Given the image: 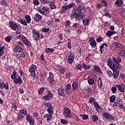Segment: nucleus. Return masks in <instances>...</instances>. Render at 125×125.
I'll use <instances>...</instances> for the list:
<instances>
[{
  "instance_id": "412c9836",
  "label": "nucleus",
  "mask_w": 125,
  "mask_h": 125,
  "mask_svg": "<svg viewBox=\"0 0 125 125\" xmlns=\"http://www.w3.org/2000/svg\"><path fill=\"white\" fill-rule=\"evenodd\" d=\"M119 69H120V68H116L115 69H112L113 71V78L114 79H117L118 77H119V75L120 74Z\"/></svg>"
},
{
  "instance_id": "c9c22d12",
  "label": "nucleus",
  "mask_w": 125,
  "mask_h": 125,
  "mask_svg": "<svg viewBox=\"0 0 125 125\" xmlns=\"http://www.w3.org/2000/svg\"><path fill=\"white\" fill-rule=\"evenodd\" d=\"M78 86H79V84L78 83L76 82L73 83L72 84V90L73 91H75V90H76Z\"/></svg>"
},
{
  "instance_id": "3c124183",
  "label": "nucleus",
  "mask_w": 125,
  "mask_h": 125,
  "mask_svg": "<svg viewBox=\"0 0 125 125\" xmlns=\"http://www.w3.org/2000/svg\"><path fill=\"white\" fill-rule=\"evenodd\" d=\"M95 101L94 98L93 97H91L89 99V103H90V104H92V103H95Z\"/></svg>"
},
{
  "instance_id": "79ce46f5",
  "label": "nucleus",
  "mask_w": 125,
  "mask_h": 125,
  "mask_svg": "<svg viewBox=\"0 0 125 125\" xmlns=\"http://www.w3.org/2000/svg\"><path fill=\"white\" fill-rule=\"evenodd\" d=\"M54 49H52V48H47L45 49V51L46 52H47V53H52V52H54Z\"/></svg>"
},
{
  "instance_id": "37998d69",
  "label": "nucleus",
  "mask_w": 125,
  "mask_h": 125,
  "mask_svg": "<svg viewBox=\"0 0 125 125\" xmlns=\"http://www.w3.org/2000/svg\"><path fill=\"white\" fill-rule=\"evenodd\" d=\"M120 14L122 17H125V9L123 8L120 12Z\"/></svg>"
},
{
  "instance_id": "f8f14e48",
  "label": "nucleus",
  "mask_w": 125,
  "mask_h": 125,
  "mask_svg": "<svg viewBox=\"0 0 125 125\" xmlns=\"http://www.w3.org/2000/svg\"><path fill=\"white\" fill-rule=\"evenodd\" d=\"M74 7L73 3H71L68 5H63L62 7V9L61 10V12H62V13H64V12H66V11H67V10H68V9H69V8H72V7Z\"/></svg>"
},
{
  "instance_id": "69168bd1",
  "label": "nucleus",
  "mask_w": 125,
  "mask_h": 125,
  "mask_svg": "<svg viewBox=\"0 0 125 125\" xmlns=\"http://www.w3.org/2000/svg\"><path fill=\"white\" fill-rule=\"evenodd\" d=\"M83 120H87L88 119V116L83 114L82 116Z\"/></svg>"
},
{
  "instance_id": "6ab92c4d",
  "label": "nucleus",
  "mask_w": 125,
  "mask_h": 125,
  "mask_svg": "<svg viewBox=\"0 0 125 125\" xmlns=\"http://www.w3.org/2000/svg\"><path fill=\"white\" fill-rule=\"evenodd\" d=\"M26 120L29 123L30 125H33L35 124V120H34V119L31 117V116H30V114H29L26 115Z\"/></svg>"
},
{
  "instance_id": "9b49d317",
  "label": "nucleus",
  "mask_w": 125,
  "mask_h": 125,
  "mask_svg": "<svg viewBox=\"0 0 125 125\" xmlns=\"http://www.w3.org/2000/svg\"><path fill=\"white\" fill-rule=\"evenodd\" d=\"M9 27L11 28L14 31H18L20 29L19 25H17L15 22L10 21L9 24Z\"/></svg>"
},
{
  "instance_id": "bb28decb",
  "label": "nucleus",
  "mask_w": 125,
  "mask_h": 125,
  "mask_svg": "<svg viewBox=\"0 0 125 125\" xmlns=\"http://www.w3.org/2000/svg\"><path fill=\"white\" fill-rule=\"evenodd\" d=\"M65 92L66 91L63 88H60L58 89V93L60 96H65Z\"/></svg>"
},
{
  "instance_id": "8fccbe9b",
  "label": "nucleus",
  "mask_w": 125,
  "mask_h": 125,
  "mask_svg": "<svg viewBox=\"0 0 125 125\" xmlns=\"http://www.w3.org/2000/svg\"><path fill=\"white\" fill-rule=\"evenodd\" d=\"M92 121H93V122H97V121H98V117L96 115H93Z\"/></svg>"
},
{
  "instance_id": "de8ad7c7",
  "label": "nucleus",
  "mask_w": 125,
  "mask_h": 125,
  "mask_svg": "<svg viewBox=\"0 0 125 125\" xmlns=\"http://www.w3.org/2000/svg\"><path fill=\"white\" fill-rule=\"evenodd\" d=\"M67 41V47L69 49H71V48H72V45H71V40L68 39Z\"/></svg>"
},
{
  "instance_id": "774afa93",
  "label": "nucleus",
  "mask_w": 125,
  "mask_h": 125,
  "mask_svg": "<svg viewBox=\"0 0 125 125\" xmlns=\"http://www.w3.org/2000/svg\"><path fill=\"white\" fill-rule=\"evenodd\" d=\"M120 56H125V50H122L120 53Z\"/></svg>"
},
{
  "instance_id": "5fc2aeb1",
  "label": "nucleus",
  "mask_w": 125,
  "mask_h": 125,
  "mask_svg": "<svg viewBox=\"0 0 125 125\" xmlns=\"http://www.w3.org/2000/svg\"><path fill=\"white\" fill-rule=\"evenodd\" d=\"M84 91L86 92V93H89L90 92H91V89L88 87L86 89H84Z\"/></svg>"
},
{
  "instance_id": "4be33fe9",
  "label": "nucleus",
  "mask_w": 125,
  "mask_h": 125,
  "mask_svg": "<svg viewBox=\"0 0 125 125\" xmlns=\"http://www.w3.org/2000/svg\"><path fill=\"white\" fill-rule=\"evenodd\" d=\"M103 115V117H104V118H105L106 120H114V117L107 112H104Z\"/></svg>"
},
{
  "instance_id": "4d7b16f0",
  "label": "nucleus",
  "mask_w": 125,
  "mask_h": 125,
  "mask_svg": "<svg viewBox=\"0 0 125 125\" xmlns=\"http://www.w3.org/2000/svg\"><path fill=\"white\" fill-rule=\"evenodd\" d=\"M80 16V19H83V18H84L85 15L84 13H82V12L80 13H79Z\"/></svg>"
},
{
  "instance_id": "dca6fc26",
  "label": "nucleus",
  "mask_w": 125,
  "mask_h": 125,
  "mask_svg": "<svg viewBox=\"0 0 125 125\" xmlns=\"http://www.w3.org/2000/svg\"><path fill=\"white\" fill-rule=\"evenodd\" d=\"M46 106L48 107L47 111L48 112V114L52 115V114H53V107L52 106L51 104L47 103L46 104Z\"/></svg>"
},
{
  "instance_id": "39448f33",
  "label": "nucleus",
  "mask_w": 125,
  "mask_h": 125,
  "mask_svg": "<svg viewBox=\"0 0 125 125\" xmlns=\"http://www.w3.org/2000/svg\"><path fill=\"white\" fill-rule=\"evenodd\" d=\"M42 10H40V12L43 14V15H45L47 17H50V14H49V8L46 7L44 6L42 7ZM43 10V11H42Z\"/></svg>"
},
{
  "instance_id": "c85d7f7f",
  "label": "nucleus",
  "mask_w": 125,
  "mask_h": 125,
  "mask_svg": "<svg viewBox=\"0 0 125 125\" xmlns=\"http://www.w3.org/2000/svg\"><path fill=\"white\" fill-rule=\"evenodd\" d=\"M84 9V6L82 4L79 5L77 9V11H78V13H81L82 11H83Z\"/></svg>"
},
{
  "instance_id": "864d4df0",
  "label": "nucleus",
  "mask_w": 125,
  "mask_h": 125,
  "mask_svg": "<svg viewBox=\"0 0 125 125\" xmlns=\"http://www.w3.org/2000/svg\"><path fill=\"white\" fill-rule=\"evenodd\" d=\"M107 75L110 78L113 77V73H112V71H111L110 70H108L107 71Z\"/></svg>"
},
{
  "instance_id": "a878e982",
  "label": "nucleus",
  "mask_w": 125,
  "mask_h": 125,
  "mask_svg": "<svg viewBox=\"0 0 125 125\" xmlns=\"http://www.w3.org/2000/svg\"><path fill=\"white\" fill-rule=\"evenodd\" d=\"M93 69L95 72H96L97 73H98V74H103L102 71H101V69H100V67L97 65H94L93 67Z\"/></svg>"
},
{
  "instance_id": "4468645a",
  "label": "nucleus",
  "mask_w": 125,
  "mask_h": 125,
  "mask_svg": "<svg viewBox=\"0 0 125 125\" xmlns=\"http://www.w3.org/2000/svg\"><path fill=\"white\" fill-rule=\"evenodd\" d=\"M0 87L2 89V88H5L6 90H8L9 89V86H8V83H4L2 82V80L0 79Z\"/></svg>"
},
{
  "instance_id": "2f4dec72",
  "label": "nucleus",
  "mask_w": 125,
  "mask_h": 125,
  "mask_svg": "<svg viewBox=\"0 0 125 125\" xmlns=\"http://www.w3.org/2000/svg\"><path fill=\"white\" fill-rule=\"evenodd\" d=\"M15 52H20V51H23V49L20 46H17L14 49Z\"/></svg>"
},
{
  "instance_id": "58836bf2",
  "label": "nucleus",
  "mask_w": 125,
  "mask_h": 125,
  "mask_svg": "<svg viewBox=\"0 0 125 125\" xmlns=\"http://www.w3.org/2000/svg\"><path fill=\"white\" fill-rule=\"evenodd\" d=\"M87 80H88V83L89 84H90V85H92V84L94 83V80L92 79H90V77L89 76L87 78Z\"/></svg>"
},
{
  "instance_id": "a211bd4d",
  "label": "nucleus",
  "mask_w": 125,
  "mask_h": 125,
  "mask_svg": "<svg viewBox=\"0 0 125 125\" xmlns=\"http://www.w3.org/2000/svg\"><path fill=\"white\" fill-rule=\"evenodd\" d=\"M52 97H53V94L51 93V91H48V94L43 97V100H49V99H51Z\"/></svg>"
},
{
  "instance_id": "393cba45",
  "label": "nucleus",
  "mask_w": 125,
  "mask_h": 125,
  "mask_svg": "<svg viewBox=\"0 0 125 125\" xmlns=\"http://www.w3.org/2000/svg\"><path fill=\"white\" fill-rule=\"evenodd\" d=\"M14 83L15 84H21L23 83V81H22L21 77H18L14 79Z\"/></svg>"
},
{
  "instance_id": "a18cd8bd",
  "label": "nucleus",
  "mask_w": 125,
  "mask_h": 125,
  "mask_svg": "<svg viewBox=\"0 0 125 125\" xmlns=\"http://www.w3.org/2000/svg\"><path fill=\"white\" fill-rule=\"evenodd\" d=\"M104 15L107 16V17H111V14H109L107 10L104 11Z\"/></svg>"
},
{
  "instance_id": "9d476101",
  "label": "nucleus",
  "mask_w": 125,
  "mask_h": 125,
  "mask_svg": "<svg viewBox=\"0 0 125 125\" xmlns=\"http://www.w3.org/2000/svg\"><path fill=\"white\" fill-rule=\"evenodd\" d=\"M49 76L47 79L48 82H49V84L50 85H54L55 84V80H54V76L53 75V73L52 72H50L49 73Z\"/></svg>"
},
{
  "instance_id": "5701e85b",
  "label": "nucleus",
  "mask_w": 125,
  "mask_h": 125,
  "mask_svg": "<svg viewBox=\"0 0 125 125\" xmlns=\"http://www.w3.org/2000/svg\"><path fill=\"white\" fill-rule=\"evenodd\" d=\"M115 86L117 87L120 92H125V86L123 84L120 83L118 85H115Z\"/></svg>"
},
{
  "instance_id": "680f3d73",
  "label": "nucleus",
  "mask_w": 125,
  "mask_h": 125,
  "mask_svg": "<svg viewBox=\"0 0 125 125\" xmlns=\"http://www.w3.org/2000/svg\"><path fill=\"white\" fill-rule=\"evenodd\" d=\"M111 90L113 93L115 94L117 92V87H112L111 88Z\"/></svg>"
},
{
  "instance_id": "e2e57ef3",
  "label": "nucleus",
  "mask_w": 125,
  "mask_h": 125,
  "mask_svg": "<svg viewBox=\"0 0 125 125\" xmlns=\"http://www.w3.org/2000/svg\"><path fill=\"white\" fill-rule=\"evenodd\" d=\"M76 67L77 70H81L82 69H83V67L82 66V65L81 64H79L76 65Z\"/></svg>"
},
{
  "instance_id": "603ef678",
  "label": "nucleus",
  "mask_w": 125,
  "mask_h": 125,
  "mask_svg": "<svg viewBox=\"0 0 125 125\" xmlns=\"http://www.w3.org/2000/svg\"><path fill=\"white\" fill-rule=\"evenodd\" d=\"M65 68H63V67H61L60 68L59 72L60 74H65Z\"/></svg>"
},
{
  "instance_id": "f3484780",
  "label": "nucleus",
  "mask_w": 125,
  "mask_h": 125,
  "mask_svg": "<svg viewBox=\"0 0 125 125\" xmlns=\"http://www.w3.org/2000/svg\"><path fill=\"white\" fill-rule=\"evenodd\" d=\"M94 106L98 113H102V112H103V109L100 107V105H99L98 103H97L96 102L94 103Z\"/></svg>"
},
{
  "instance_id": "423d86ee",
  "label": "nucleus",
  "mask_w": 125,
  "mask_h": 125,
  "mask_svg": "<svg viewBox=\"0 0 125 125\" xmlns=\"http://www.w3.org/2000/svg\"><path fill=\"white\" fill-rule=\"evenodd\" d=\"M66 59H67V62L69 63V64H70L71 65L73 64V62H74V59L75 58V56L74 55V54L71 52L68 53L66 56Z\"/></svg>"
},
{
  "instance_id": "2eb2a0df",
  "label": "nucleus",
  "mask_w": 125,
  "mask_h": 125,
  "mask_svg": "<svg viewBox=\"0 0 125 125\" xmlns=\"http://www.w3.org/2000/svg\"><path fill=\"white\" fill-rule=\"evenodd\" d=\"M14 55H15L17 58H21V57L24 58L26 57V55L25 54V53L23 52V51L18 52H14Z\"/></svg>"
},
{
  "instance_id": "6e6d98bb",
  "label": "nucleus",
  "mask_w": 125,
  "mask_h": 125,
  "mask_svg": "<svg viewBox=\"0 0 125 125\" xmlns=\"http://www.w3.org/2000/svg\"><path fill=\"white\" fill-rule=\"evenodd\" d=\"M72 22L70 21H65V25L67 27H69L71 25Z\"/></svg>"
},
{
  "instance_id": "f257e3e1",
  "label": "nucleus",
  "mask_w": 125,
  "mask_h": 125,
  "mask_svg": "<svg viewBox=\"0 0 125 125\" xmlns=\"http://www.w3.org/2000/svg\"><path fill=\"white\" fill-rule=\"evenodd\" d=\"M107 65L112 70H116V68H121V65L118 64L116 65L115 62L112 61L111 58L108 59L107 60Z\"/></svg>"
},
{
  "instance_id": "b1692460",
  "label": "nucleus",
  "mask_w": 125,
  "mask_h": 125,
  "mask_svg": "<svg viewBox=\"0 0 125 125\" xmlns=\"http://www.w3.org/2000/svg\"><path fill=\"white\" fill-rule=\"evenodd\" d=\"M89 42H90V45L92 48H95L96 47V41H95L94 38H90Z\"/></svg>"
},
{
  "instance_id": "49530a36",
  "label": "nucleus",
  "mask_w": 125,
  "mask_h": 125,
  "mask_svg": "<svg viewBox=\"0 0 125 125\" xmlns=\"http://www.w3.org/2000/svg\"><path fill=\"white\" fill-rule=\"evenodd\" d=\"M3 50H4V47L0 46V56H2V54H3Z\"/></svg>"
},
{
  "instance_id": "bf43d9fd",
  "label": "nucleus",
  "mask_w": 125,
  "mask_h": 125,
  "mask_svg": "<svg viewBox=\"0 0 125 125\" xmlns=\"http://www.w3.org/2000/svg\"><path fill=\"white\" fill-rule=\"evenodd\" d=\"M5 41H6L7 42H10V41H11V37L10 36L6 37L5 38Z\"/></svg>"
},
{
  "instance_id": "c756f323",
  "label": "nucleus",
  "mask_w": 125,
  "mask_h": 125,
  "mask_svg": "<svg viewBox=\"0 0 125 125\" xmlns=\"http://www.w3.org/2000/svg\"><path fill=\"white\" fill-rule=\"evenodd\" d=\"M35 21L38 22L39 20H42V16L39 14H37L34 17Z\"/></svg>"
},
{
  "instance_id": "f03ea898",
  "label": "nucleus",
  "mask_w": 125,
  "mask_h": 125,
  "mask_svg": "<svg viewBox=\"0 0 125 125\" xmlns=\"http://www.w3.org/2000/svg\"><path fill=\"white\" fill-rule=\"evenodd\" d=\"M16 37L18 38V39H20L21 41V42H22L23 43L25 44V45H27V46H29L30 44H31V42L29 41L27 38L23 36V35L17 34Z\"/></svg>"
},
{
  "instance_id": "0eeeda50",
  "label": "nucleus",
  "mask_w": 125,
  "mask_h": 125,
  "mask_svg": "<svg viewBox=\"0 0 125 125\" xmlns=\"http://www.w3.org/2000/svg\"><path fill=\"white\" fill-rule=\"evenodd\" d=\"M25 21L21 19L19 21L20 22L21 24H23L24 26H27V24H30L31 23V17L30 16L26 15L25 16Z\"/></svg>"
},
{
  "instance_id": "20e7f679",
  "label": "nucleus",
  "mask_w": 125,
  "mask_h": 125,
  "mask_svg": "<svg viewBox=\"0 0 125 125\" xmlns=\"http://www.w3.org/2000/svg\"><path fill=\"white\" fill-rule=\"evenodd\" d=\"M36 71H37V66L32 64L29 69V73H31L30 76H31L32 79H35V77H36Z\"/></svg>"
},
{
  "instance_id": "72a5a7b5",
  "label": "nucleus",
  "mask_w": 125,
  "mask_h": 125,
  "mask_svg": "<svg viewBox=\"0 0 125 125\" xmlns=\"http://www.w3.org/2000/svg\"><path fill=\"white\" fill-rule=\"evenodd\" d=\"M102 80H101V78L99 77L98 80V87L101 88L102 87Z\"/></svg>"
},
{
  "instance_id": "aec40b11",
  "label": "nucleus",
  "mask_w": 125,
  "mask_h": 125,
  "mask_svg": "<svg viewBox=\"0 0 125 125\" xmlns=\"http://www.w3.org/2000/svg\"><path fill=\"white\" fill-rule=\"evenodd\" d=\"M32 33L33 34V38H34L35 40L39 41V40H40V36H41V34L36 30H33Z\"/></svg>"
},
{
  "instance_id": "4c0bfd02",
  "label": "nucleus",
  "mask_w": 125,
  "mask_h": 125,
  "mask_svg": "<svg viewBox=\"0 0 125 125\" xmlns=\"http://www.w3.org/2000/svg\"><path fill=\"white\" fill-rule=\"evenodd\" d=\"M115 101H116V96L112 95L110 97L109 101L110 103H114V102H115Z\"/></svg>"
},
{
  "instance_id": "1a4fd4ad",
  "label": "nucleus",
  "mask_w": 125,
  "mask_h": 125,
  "mask_svg": "<svg viewBox=\"0 0 125 125\" xmlns=\"http://www.w3.org/2000/svg\"><path fill=\"white\" fill-rule=\"evenodd\" d=\"M110 47L111 49L113 50L115 49H117V48H120V49H122L124 46L121 43L119 42H115L111 44Z\"/></svg>"
},
{
  "instance_id": "f704fd0d",
  "label": "nucleus",
  "mask_w": 125,
  "mask_h": 125,
  "mask_svg": "<svg viewBox=\"0 0 125 125\" xmlns=\"http://www.w3.org/2000/svg\"><path fill=\"white\" fill-rule=\"evenodd\" d=\"M82 67L84 70H89L90 68H91V66L90 65H87L85 63L82 64Z\"/></svg>"
},
{
  "instance_id": "a19ab883",
  "label": "nucleus",
  "mask_w": 125,
  "mask_h": 125,
  "mask_svg": "<svg viewBox=\"0 0 125 125\" xmlns=\"http://www.w3.org/2000/svg\"><path fill=\"white\" fill-rule=\"evenodd\" d=\"M61 123H62V125H68V124H69V121L65 119H62L61 120Z\"/></svg>"
},
{
  "instance_id": "6e6552de",
  "label": "nucleus",
  "mask_w": 125,
  "mask_h": 125,
  "mask_svg": "<svg viewBox=\"0 0 125 125\" xmlns=\"http://www.w3.org/2000/svg\"><path fill=\"white\" fill-rule=\"evenodd\" d=\"M117 106H118L120 109H122V110H125V106H124V104H123L122 101L120 99L117 100L113 104V107H117Z\"/></svg>"
},
{
  "instance_id": "0e129e2a",
  "label": "nucleus",
  "mask_w": 125,
  "mask_h": 125,
  "mask_svg": "<svg viewBox=\"0 0 125 125\" xmlns=\"http://www.w3.org/2000/svg\"><path fill=\"white\" fill-rule=\"evenodd\" d=\"M102 3L104 4V6H105V7H107V6H108V3H107L105 0H102Z\"/></svg>"
},
{
  "instance_id": "13d9d810",
  "label": "nucleus",
  "mask_w": 125,
  "mask_h": 125,
  "mask_svg": "<svg viewBox=\"0 0 125 125\" xmlns=\"http://www.w3.org/2000/svg\"><path fill=\"white\" fill-rule=\"evenodd\" d=\"M43 91H44V88L42 87L39 90L38 93H39V94H42V92H43Z\"/></svg>"
},
{
  "instance_id": "052dcab7",
  "label": "nucleus",
  "mask_w": 125,
  "mask_h": 125,
  "mask_svg": "<svg viewBox=\"0 0 125 125\" xmlns=\"http://www.w3.org/2000/svg\"><path fill=\"white\" fill-rule=\"evenodd\" d=\"M42 32H44V33H47L49 31V28H43L42 29Z\"/></svg>"
},
{
  "instance_id": "7ed1b4c3",
  "label": "nucleus",
  "mask_w": 125,
  "mask_h": 125,
  "mask_svg": "<svg viewBox=\"0 0 125 125\" xmlns=\"http://www.w3.org/2000/svg\"><path fill=\"white\" fill-rule=\"evenodd\" d=\"M27 110L26 109H21L20 111V113L18 115V121H22V119L26 116L27 117Z\"/></svg>"
},
{
  "instance_id": "ddd939ff",
  "label": "nucleus",
  "mask_w": 125,
  "mask_h": 125,
  "mask_svg": "<svg viewBox=\"0 0 125 125\" xmlns=\"http://www.w3.org/2000/svg\"><path fill=\"white\" fill-rule=\"evenodd\" d=\"M64 116L66 117V118H71L72 117H73L70 109H69L68 107H65L64 108Z\"/></svg>"
},
{
  "instance_id": "338daca9",
  "label": "nucleus",
  "mask_w": 125,
  "mask_h": 125,
  "mask_svg": "<svg viewBox=\"0 0 125 125\" xmlns=\"http://www.w3.org/2000/svg\"><path fill=\"white\" fill-rule=\"evenodd\" d=\"M33 3L35 5H39L40 4V2L38 0H34L33 1Z\"/></svg>"
},
{
  "instance_id": "ea45409f",
  "label": "nucleus",
  "mask_w": 125,
  "mask_h": 125,
  "mask_svg": "<svg viewBox=\"0 0 125 125\" xmlns=\"http://www.w3.org/2000/svg\"><path fill=\"white\" fill-rule=\"evenodd\" d=\"M16 76H17V72L15 71H14L12 75L11 76V78L12 80H14L16 78Z\"/></svg>"
},
{
  "instance_id": "cd10ccee",
  "label": "nucleus",
  "mask_w": 125,
  "mask_h": 125,
  "mask_svg": "<svg viewBox=\"0 0 125 125\" xmlns=\"http://www.w3.org/2000/svg\"><path fill=\"white\" fill-rule=\"evenodd\" d=\"M113 60L116 63V66H119V65H120V63H121V62H122V60H121V58L120 57L117 59H116L115 58H113Z\"/></svg>"
},
{
  "instance_id": "09e8293b",
  "label": "nucleus",
  "mask_w": 125,
  "mask_h": 125,
  "mask_svg": "<svg viewBox=\"0 0 125 125\" xmlns=\"http://www.w3.org/2000/svg\"><path fill=\"white\" fill-rule=\"evenodd\" d=\"M104 45H105L106 47L108 46V45H107V44L105 43H104L103 44H102L100 47V52L101 53L103 52V51L102 50H103V48H104Z\"/></svg>"
},
{
  "instance_id": "e433bc0d",
  "label": "nucleus",
  "mask_w": 125,
  "mask_h": 125,
  "mask_svg": "<svg viewBox=\"0 0 125 125\" xmlns=\"http://www.w3.org/2000/svg\"><path fill=\"white\" fill-rule=\"evenodd\" d=\"M115 5H117V6H122V5H123V0H117L115 2Z\"/></svg>"
},
{
  "instance_id": "473e14b6",
  "label": "nucleus",
  "mask_w": 125,
  "mask_h": 125,
  "mask_svg": "<svg viewBox=\"0 0 125 125\" xmlns=\"http://www.w3.org/2000/svg\"><path fill=\"white\" fill-rule=\"evenodd\" d=\"M114 34H116V31H112L111 30H109L107 31V33H106V35L108 38L112 36V35H114Z\"/></svg>"
},
{
  "instance_id": "7c9ffc66",
  "label": "nucleus",
  "mask_w": 125,
  "mask_h": 125,
  "mask_svg": "<svg viewBox=\"0 0 125 125\" xmlns=\"http://www.w3.org/2000/svg\"><path fill=\"white\" fill-rule=\"evenodd\" d=\"M44 117L46 118L47 122H48L52 119V114H50L49 113L46 114H44Z\"/></svg>"
},
{
  "instance_id": "c03bdc74",
  "label": "nucleus",
  "mask_w": 125,
  "mask_h": 125,
  "mask_svg": "<svg viewBox=\"0 0 125 125\" xmlns=\"http://www.w3.org/2000/svg\"><path fill=\"white\" fill-rule=\"evenodd\" d=\"M83 22V25L84 26H86V25H88V23H89V21H88L87 19H84Z\"/></svg>"
}]
</instances>
